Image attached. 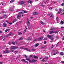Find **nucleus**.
Instances as JSON below:
<instances>
[{
	"instance_id": "obj_1",
	"label": "nucleus",
	"mask_w": 64,
	"mask_h": 64,
	"mask_svg": "<svg viewBox=\"0 0 64 64\" xmlns=\"http://www.w3.org/2000/svg\"><path fill=\"white\" fill-rule=\"evenodd\" d=\"M19 48L16 46H13L11 47V52H13L14 53H17L18 52L17 51H14V50H12V49H18Z\"/></svg>"
},
{
	"instance_id": "obj_2",
	"label": "nucleus",
	"mask_w": 64,
	"mask_h": 64,
	"mask_svg": "<svg viewBox=\"0 0 64 64\" xmlns=\"http://www.w3.org/2000/svg\"><path fill=\"white\" fill-rule=\"evenodd\" d=\"M19 14H18V15L17 16V18L18 19H20V18L19 17H20L21 18L22 17H21V16H22V17H24V16H23V14H24V12H21L19 13Z\"/></svg>"
},
{
	"instance_id": "obj_3",
	"label": "nucleus",
	"mask_w": 64,
	"mask_h": 64,
	"mask_svg": "<svg viewBox=\"0 0 64 64\" xmlns=\"http://www.w3.org/2000/svg\"><path fill=\"white\" fill-rule=\"evenodd\" d=\"M26 59L27 61H28L29 62H30V63H35L37 62V60H32V61L31 62V60H30V59L29 58H26Z\"/></svg>"
},
{
	"instance_id": "obj_4",
	"label": "nucleus",
	"mask_w": 64,
	"mask_h": 64,
	"mask_svg": "<svg viewBox=\"0 0 64 64\" xmlns=\"http://www.w3.org/2000/svg\"><path fill=\"white\" fill-rule=\"evenodd\" d=\"M50 17L51 18H54V16L53 15V13H52L50 14Z\"/></svg>"
},
{
	"instance_id": "obj_5",
	"label": "nucleus",
	"mask_w": 64,
	"mask_h": 64,
	"mask_svg": "<svg viewBox=\"0 0 64 64\" xmlns=\"http://www.w3.org/2000/svg\"><path fill=\"white\" fill-rule=\"evenodd\" d=\"M14 35V34L13 33L10 32L8 34V36H12Z\"/></svg>"
},
{
	"instance_id": "obj_6",
	"label": "nucleus",
	"mask_w": 64,
	"mask_h": 64,
	"mask_svg": "<svg viewBox=\"0 0 64 64\" xmlns=\"http://www.w3.org/2000/svg\"><path fill=\"white\" fill-rule=\"evenodd\" d=\"M43 38H44V37H42L38 38V40L39 41H41V40H43Z\"/></svg>"
},
{
	"instance_id": "obj_7",
	"label": "nucleus",
	"mask_w": 64,
	"mask_h": 64,
	"mask_svg": "<svg viewBox=\"0 0 64 64\" xmlns=\"http://www.w3.org/2000/svg\"><path fill=\"white\" fill-rule=\"evenodd\" d=\"M24 3V2L22 1V2H20L18 3L19 4V5H22Z\"/></svg>"
},
{
	"instance_id": "obj_8",
	"label": "nucleus",
	"mask_w": 64,
	"mask_h": 64,
	"mask_svg": "<svg viewBox=\"0 0 64 64\" xmlns=\"http://www.w3.org/2000/svg\"><path fill=\"white\" fill-rule=\"evenodd\" d=\"M32 15H38V13L36 12H33L32 13Z\"/></svg>"
},
{
	"instance_id": "obj_9",
	"label": "nucleus",
	"mask_w": 64,
	"mask_h": 64,
	"mask_svg": "<svg viewBox=\"0 0 64 64\" xmlns=\"http://www.w3.org/2000/svg\"><path fill=\"white\" fill-rule=\"evenodd\" d=\"M9 53V50H6L4 52V54H5V53Z\"/></svg>"
},
{
	"instance_id": "obj_10",
	"label": "nucleus",
	"mask_w": 64,
	"mask_h": 64,
	"mask_svg": "<svg viewBox=\"0 0 64 64\" xmlns=\"http://www.w3.org/2000/svg\"><path fill=\"white\" fill-rule=\"evenodd\" d=\"M26 3L25 2H24V3L23 4V6H26Z\"/></svg>"
},
{
	"instance_id": "obj_11",
	"label": "nucleus",
	"mask_w": 64,
	"mask_h": 64,
	"mask_svg": "<svg viewBox=\"0 0 64 64\" xmlns=\"http://www.w3.org/2000/svg\"><path fill=\"white\" fill-rule=\"evenodd\" d=\"M5 38V36H0V38L1 39H2H2H3L4 38Z\"/></svg>"
},
{
	"instance_id": "obj_12",
	"label": "nucleus",
	"mask_w": 64,
	"mask_h": 64,
	"mask_svg": "<svg viewBox=\"0 0 64 64\" xmlns=\"http://www.w3.org/2000/svg\"><path fill=\"white\" fill-rule=\"evenodd\" d=\"M54 36V35H48V38H52V37H53Z\"/></svg>"
},
{
	"instance_id": "obj_13",
	"label": "nucleus",
	"mask_w": 64,
	"mask_h": 64,
	"mask_svg": "<svg viewBox=\"0 0 64 64\" xmlns=\"http://www.w3.org/2000/svg\"><path fill=\"white\" fill-rule=\"evenodd\" d=\"M4 26L3 27L4 28L5 27H7V24H6L5 23H4L3 24Z\"/></svg>"
},
{
	"instance_id": "obj_14",
	"label": "nucleus",
	"mask_w": 64,
	"mask_h": 64,
	"mask_svg": "<svg viewBox=\"0 0 64 64\" xmlns=\"http://www.w3.org/2000/svg\"><path fill=\"white\" fill-rule=\"evenodd\" d=\"M49 39H51V40H52V41H54V38H48Z\"/></svg>"
},
{
	"instance_id": "obj_15",
	"label": "nucleus",
	"mask_w": 64,
	"mask_h": 64,
	"mask_svg": "<svg viewBox=\"0 0 64 64\" xmlns=\"http://www.w3.org/2000/svg\"><path fill=\"white\" fill-rule=\"evenodd\" d=\"M39 44L38 43H37L36 44L35 46H34L35 47H38V46H39Z\"/></svg>"
},
{
	"instance_id": "obj_16",
	"label": "nucleus",
	"mask_w": 64,
	"mask_h": 64,
	"mask_svg": "<svg viewBox=\"0 0 64 64\" xmlns=\"http://www.w3.org/2000/svg\"><path fill=\"white\" fill-rule=\"evenodd\" d=\"M10 29H7L5 30V32H8V31H10Z\"/></svg>"
},
{
	"instance_id": "obj_17",
	"label": "nucleus",
	"mask_w": 64,
	"mask_h": 64,
	"mask_svg": "<svg viewBox=\"0 0 64 64\" xmlns=\"http://www.w3.org/2000/svg\"><path fill=\"white\" fill-rule=\"evenodd\" d=\"M28 3H30V4H32V2L31 0H30L28 2Z\"/></svg>"
},
{
	"instance_id": "obj_18",
	"label": "nucleus",
	"mask_w": 64,
	"mask_h": 64,
	"mask_svg": "<svg viewBox=\"0 0 64 64\" xmlns=\"http://www.w3.org/2000/svg\"><path fill=\"white\" fill-rule=\"evenodd\" d=\"M25 28H26V30H24V33H25L26 32V30H27V29H28L27 28V26H26L25 27Z\"/></svg>"
},
{
	"instance_id": "obj_19",
	"label": "nucleus",
	"mask_w": 64,
	"mask_h": 64,
	"mask_svg": "<svg viewBox=\"0 0 64 64\" xmlns=\"http://www.w3.org/2000/svg\"><path fill=\"white\" fill-rule=\"evenodd\" d=\"M12 44L14 45H15V44H16V43H15V42H12Z\"/></svg>"
},
{
	"instance_id": "obj_20",
	"label": "nucleus",
	"mask_w": 64,
	"mask_h": 64,
	"mask_svg": "<svg viewBox=\"0 0 64 64\" xmlns=\"http://www.w3.org/2000/svg\"><path fill=\"white\" fill-rule=\"evenodd\" d=\"M61 22H60V24H64V22L62 21V20L61 21Z\"/></svg>"
},
{
	"instance_id": "obj_21",
	"label": "nucleus",
	"mask_w": 64,
	"mask_h": 64,
	"mask_svg": "<svg viewBox=\"0 0 64 64\" xmlns=\"http://www.w3.org/2000/svg\"><path fill=\"white\" fill-rule=\"evenodd\" d=\"M18 35H22V33L21 32H18Z\"/></svg>"
},
{
	"instance_id": "obj_22",
	"label": "nucleus",
	"mask_w": 64,
	"mask_h": 64,
	"mask_svg": "<svg viewBox=\"0 0 64 64\" xmlns=\"http://www.w3.org/2000/svg\"><path fill=\"white\" fill-rule=\"evenodd\" d=\"M20 48L21 49H25V48H24V47H20Z\"/></svg>"
},
{
	"instance_id": "obj_23",
	"label": "nucleus",
	"mask_w": 64,
	"mask_h": 64,
	"mask_svg": "<svg viewBox=\"0 0 64 64\" xmlns=\"http://www.w3.org/2000/svg\"><path fill=\"white\" fill-rule=\"evenodd\" d=\"M27 25L28 26H30V22H28L27 23Z\"/></svg>"
},
{
	"instance_id": "obj_24",
	"label": "nucleus",
	"mask_w": 64,
	"mask_h": 64,
	"mask_svg": "<svg viewBox=\"0 0 64 64\" xmlns=\"http://www.w3.org/2000/svg\"><path fill=\"white\" fill-rule=\"evenodd\" d=\"M34 59H38V57L36 56H34Z\"/></svg>"
},
{
	"instance_id": "obj_25",
	"label": "nucleus",
	"mask_w": 64,
	"mask_h": 64,
	"mask_svg": "<svg viewBox=\"0 0 64 64\" xmlns=\"http://www.w3.org/2000/svg\"><path fill=\"white\" fill-rule=\"evenodd\" d=\"M52 33H54V32L52 31L50 32V34H52Z\"/></svg>"
},
{
	"instance_id": "obj_26",
	"label": "nucleus",
	"mask_w": 64,
	"mask_h": 64,
	"mask_svg": "<svg viewBox=\"0 0 64 64\" xmlns=\"http://www.w3.org/2000/svg\"><path fill=\"white\" fill-rule=\"evenodd\" d=\"M42 62H45V58H43V59H42Z\"/></svg>"
},
{
	"instance_id": "obj_27",
	"label": "nucleus",
	"mask_w": 64,
	"mask_h": 64,
	"mask_svg": "<svg viewBox=\"0 0 64 64\" xmlns=\"http://www.w3.org/2000/svg\"><path fill=\"white\" fill-rule=\"evenodd\" d=\"M4 17H3L2 19H4V18H5L6 17V15L4 14Z\"/></svg>"
},
{
	"instance_id": "obj_28",
	"label": "nucleus",
	"mask_w": 64,
	"mask_h": 64,
	"mask_svg": "<svg viewBox=\"0 0 64 64\" xmlns=\"http://www.w3.org/2000/svg\"><path fill=\"white\" fill-rule=\"evenodd\" d=\"M58 33V32L57 31H54V34L55 33Z\"/></svg>"
},
{
	"instance_id": "obj_29",
	"label": "nucleus",
	"mask_w": 64,
	"mask_h": 64,
	"mask_svg": "<svg viewBox=\"0 0 64 64\" xmlns=\"http://www.w3.org/2000/svg\"><path fill=\"white\" fill-rule=\"evenodd\" d=\"M60 55L62 56L63 55H64V53H63V52H62L60 53Z\"/></svg>"
},
{
	"instance_id": "obj_30",
	"label": "nucleus",
	"mask_w": 64,
	"mask_h": 64,
	"mask_svg": "<svg viewBox=\"0 0 64 64\" xmlns=\"http://www.w3.org/2000/svg\"><path fill=\"white\" fill-rule=\"evenodd\" d=\"M40 23L42 25H44L45 24H44V22H41Z\"/></svg>"
},
{
	"instance_id": "obj_31",
	"label": "nucleus",
	"mask_w": 64,
	"mask_h": 64,
	"mask_svg": "<svg viewBox=\"0 0 64 64\" xmlns=\"http://www.w3.org/2000/svg\"><path fill=\"white\" fill-rule=\"evenodd\" d=\"M59 10L60 11V12H62V9L61 8H60L59 9Z\"/></svg>"
},
{
	"instance_id": "obj_32",
	"label": "nucleus",
	"mask_w": 64,
	"mask_h": 64,
	"mask_svg": "<svg viewBox=\"0 0 64 64\" xmlns=\"http://www.w3.org/2000/svg\"><path fill=\"white\" fill-rule=\"evenodd\" d=\"M15 22H17V20L16 19L14 20V21L12 22L13 23H14Z\"/></svg>"
},
{
	"instance_id": "obj_33",
	"label": "nucleus",
	"mask_w": 64,
	"mask_h": 64,
	"mask_svg": "<svg viewBox=\"0 0 64 64\" xmlns=\"http://www.w3.org/2000/svg\"><path fill=\"white\" fill-rule=\"evenodd\" d=\"M6 46H3V49H5V48H6Z\"/></svg>"
},
{
	"instance_id": "obj_34",
	"label": "nucleus",
	"mask_w": 64,
	"mask_h": 64,
	"mask_svg": "<svg viewBox=\"0 0 64 64\" xmlns=\"http://www.w3.org/2000/svg\"><path fill=\"white\" fill-rule=\"evenodd\" d=\"M23 38H21L19 39V40H23Z\"/></svg>"
},
{
	"instance_id": "obj_35",
	"label": "nucleus",
	"mask_w": 64,
	"mask_h": 64,
	"mask_svg": "<svg viewBox=\"0 0 64 64\" xmlns=\"http://www.w3.org/2000/svg\"><path fill=\"white\" fill-rule=\"evenodd\" d=\"M44 58L45 59H49V57L46 56L44 57Z\"/></svg>"
},
{
	"instance_id": "obj_36",
	"label": "nucleus",
	"mask_w": 64,
	"mask_h": 64,
	"mask_svg": "<svg viewBox=\"0 0 64 64\" xmlns=\"http://www.w3.org/2000/svg\"><path fill=\"white\" fill-rule=\"evenodd\" d=\"M25 50H26V51H28L29 50V49L28 48H24Z\"/></svg>"
},
{
	"instance_id": "obj_37",
	"label": "nucleus",
	"mask_w": 64,
	"mask_h": 64,
	"mask_svg": "<svg viewBox=\"0 0 64 64\" xmlns=\"http://www.w3.org/2000/svg\"><path fill=\"white\" fill-rule=\"evenodd\" d=\"M56 39H57H57H58V38H59V37H58V36H56Z\"/></svg>"
},
{
	"instance_id": "obj_38",
	"label": "nucleus",
	"mask_w": 64,
	"mask_h": 64,
	"mask_svg": "<svg viewBox=\"0 0 64 64\" xmlns=\"http://www.w3.org/2000/svg\"><path fill=\"white\" fill-rule=\"evenodd\" d=\"M22 61L24 62H25V60H24V59H22Z\"/></svg>"
},
{
	"instance_id": "obj_39",
	"label": "nucleus",
	"mask_w": 64,
	"mask_h": 64,
	"mask_svg": "<svg viewBox=\"0 0 64 64\" xmlns=\"http://www.w3.org/2000/svg\"><path fill=\"white\" fill-rule=\"evenodd\" d=\"M33 51H36V50L35 49L33 48L32 50Z\"/></svg>"
},
{
	"instance_id": "obj_40",
	"label": "nucleus",
	"mask_w": 64,
	"mask_h": 64,
	"mask_svg": "<svg viewBox=\"0 0 64 64\" xmlns=\"http://www.w3.org/2000/svg\"><path fill=\"white\" fill-rule=\"evenodd\" d=\"M55 28H51V30H54Z\"/></svg>"
},
{
	"instance_id": "obj_41",
	"label": "nucleus",
	"mask_w": 64,
	"mask_h": 64,
	"mask_svg": "<svg viewBox=\"0 0 64 64\" xmlns=\"http://www.w3.org/2000/svg\"><path fill=\"white\" fill-rule=\"evenodd\" d=\"M31 40V39L29 38H28V41H29V40Z\"/></svg>"
},
{
	"instance_id": "obj_42",
	"label": "nucleus",
	"mask_w": 64,
	"mask_h": 64,
	"mask_svg": "<svg viewBox=\"0 0 64 64\" xmlns=\"http://www.w3.org/2000/svg\"><path fill=\"white\" fill-rule=\"evenodd\" d=\"M3 33L2 31L0 30V34H2V33Z\"/></svg>"
},
{
	"instance_id": "obj_43",
	"label": "nucleus",
	"mask_w": 64,
	"mask_h": 64,
	"mask_svg": "<svg viewBox=\"0 0 64 64\" xmlns=\"http://www.w3.org/2000/svg\"><path fill=\"white\" fill-rule=\"evenodd\" d=\"M56 54H57V53H55L54 54H53V56H54V55H56Z\"/></svg>"
},
{
	"instance_id": "obj_44",
	"label": "nucleus",
	"mask_w": 64,
	"mask_h": 64,
	"mask_svg": "<svg viewBox=\"0 0 64 64\" xmlns=\"http://www.w3.org/2000/svg\"><path fill=\"white\" fill-rule=\"evenodd\" d=\"M27 20L28 22H29L30 21V20H29L28 19Z\"/></svg>"
},
{
	"instance_id": "obj_45",
	"label": "nucleus",
	"mask_w": 64,
	"mask_h": 64,
	"mask_svg": "<svg viewBox=\"0 0 64 64\" xmlns=\"http://www.w3.org/2000/svg\"><path fill=\"white\" fill-rule=\"evenodd\" d=\"M56 53H57V54H58V53H59V52L58 50H57L56 52Z\"/></svg>"
},
{
	"instance_id": "obj_46",
	"label": "nucleus",
	"mask_w": 64,
	"mask_h": 64,
	"mask_svg": "<svg viewBox=\"0 0 64 64\" xmlns=\"http://www.w3.org/2000/svg\"><path fill=\"white\" fill-rule=\"evenodd\" d=\"M23 11L24 12V13H27V11H25L24 10H23Z\"/></svg>"
},
{
	"instance_id": "obj_47",
	"label": "nucleus",
	"mask_w": 64,
	"mask_h": 64,
	"mask_svg": "<svg viewBox=\"0 0 64 64\" xmlns=\"http://www.w3.org/2000/svg\"><path fill=\"white\" fill-rule=\"evenodd\" d=\"M61 6H64V3L62 4H61Z\"/></svg>"
},
{
	"instance_id": "obj_48",
	"label": "nucleus",
	"mask_w": 64,
	"mask_h": 64,
	"mask_svg": "<svg viewBox=\"0 0 64 64\" xmlns=\"http://www.w3.org/2000/svg\"><path fill=\"white\" fill-rule=\"evenodd\" d=\"M54 45H53L52 46V48H51V49L53 48H54Z\"/></svg>"
},
{
	"instance_id": "obj_49",
	"label": "nucleus",
	"mask_w": 64,
	"mask_h": 64,
	"mask_svg": "<svg viewBox=\"0 0 64 64\" xmlns=\"http://www.w3.org/2000/svg\"><path fill=\"white\" fill-rule=\"evenodd\" d=\"M41 6H44V7H45V6H44V4H42H42H41Z\"/></svg>"
},
{
	"instance_id": "obj_50",
	"label": "nucleus",
	"mask_w": 64,
	"mask_h": 64,
	"mask_svg": "<svg viewBox=\"0 0 64 64\" xmlns=\"http://www.w3.org/2000/svg\"><path fill=\"white\" fill-rule=\"evenodd\" d=\"M22 21H20V24H21L22 23Z\"/></svg>"
},
{
	"instance_id": "obj_51",
	"label": "nucleus",
	"mask_w": 64,
	"mask_h": 64,
	"mask_svg": "<svg viewBox=\"0 0 64 64\" xmlns=\"http://www.w3.org/2000/svg\"><path fill=\"white\" fill-rule=\"evenodd\" d=\"M8 44L9 45H11V42H8Z\"/></svg>"
},
{
	"instance_id": "obj_52",
	"label": "nucleus",
	"mask_w": 64,
	"mask_h": 64,
	"mask_svg": "<svg viewBox=\"0 0 64 64\" xmlns=\"http://www.w3.org/2000/svg\"><path fill=\"white\" fill-rule=\"evenodd\" d=\"M25 62L27 64H28V62L26 61Z\"/></svg>"
},
{
	"instance_id": "obj_53",
	"label": "nucleus",
	"mask_w": 64,
	"mask_h": 64,
	"mask_svg": "<svg viewBox=\"0 0 64 64\" xmlns=\"http://www.w3.org/2000/svg\"><path fill=\"white\" fill-rule=\"evenodd\" d=\"M37 41V39H36L34 40V41Z\"/></svg>"
},
{
	"instance_id": "obj_54",
	"label": "nucleus",
	"mask_w": 64,
	"mask_h": 64,
	"mask_svg": "<svg viewBox=\"0 0 64 64\" xmlns=\"http://www.w3.org/2000/svg\"><path fill=\"white\" fill-rule=\"evenodd\" d=\"M12 3H13V2H15V0H12Z\"/></svg>"
},
{
	"instance_id": "obj_55",
	"label": "nucleus",
	"mask_w": 64,
	"mask_h": 64,
	"mask_svg": "<svg viewBox=\"0 0 64 64\" xmlns=\"http://www.w3.org/2000/svg\"><path fill=\"white\" fill-rule=\"evenodd\" d=\"M19 25V24L18 23H17L16 24V25Z\"/></svg>"
},
{
	"instance_id": "obj_56",
	"label": "nucleus",
	"mask_w": 64,
	"mask_h": 64,
	"mask_svg": "<svg viewBox=\"0 0 64 64\" xmlns=\"http://www.w3.org/2000/svg\"><path fill=\"white\" fill-rule=\"evenodd\" d=\"M58 14H60V12H59L58 11Z\"/></svg>"
},
{
	"instance_id": "obj_57",
	"label": "nucleus",
	"mask_w": 64,
	"mask_h": 64,
	"mask_svg": "<svg viewBox=\"0 0 64 64\" xmlns=\"http://www.w3.org/2000/svg\"><path fill=\"white\" fill-rule=\"evenodd\" d=\"M56 20H57V21H58V17H57Z\"/></svg>"
},
{
	"instance_id": "obj_58",
	"label": "nucleus",
	"mask_w": 64,
	"mask_h": 64,
	"mask_svg": "<svg viewBox=\"0 0 64 64\" xmlns=\"http://www.w3.org/2000/svg\"><path fill=\"white\" fill-rule=\"evenodd\" d=\"M6 22H7V23H9V22H8V20H6Z\"/></svg>"
},
{
	"instance_id": "obj_59",
	"label": "nucleus",
	"mask_w": 64,
	"mask_h": 64,
	"mask_svg": "<svg viewBox=\"0 0 64 64\" xmlns=\"http://www.w3.org/2000/svg\"><path fill=\"white\" fill-rule=\"evenodd\" d=\"M61 63H64V61H62L61 62Z\"/></svg>"
},
{
	"instance_id": "obj_60",
	"label": "nucleus",
	"mask_w": 64,
	"mask_h": 64,
	"mask_svg": "<svg viewBox=\"0 0 64 64\" xmlns=\"http://www.w3.org/2000/svg\"><path fill=\"white\" fill-rule=\"evenodd\" d=\"M46 43H47V42H46V41H45L44 44H46Z\"/></svg>"
},
{
	"instance_id": "obj_61",
	"label": "nucleus",
	"mask_w": 64,
	"mask_h": 64,
	"mask_svg": "<svg viewBox=\"0 0 64 64\" xmlns=\"http://www.w3.org/2000/svg\"><path fill=\"white\" fill-rule=\"evenodd\" d=\"M2 19L3 18H2V17H0V19Z\"/></svg>"
},
{
	"instance_id": "obj_62",
	"label": "nucleus",
	"mask_w": 64,
	"mask_h": 64,
	"mask_svg": "<svg viewBox=\"0 0 64 64\" xmlns=\"http://www.w3.org/2000/svg\"><path fill=\"white\" fill-rule=\"evenodd\" d=\"M50 10H52V8H49Z\"/></svg>"
},
{
	"instance_id": "obj_63",
	"label": "nucleus",
	"mask_w": 64,
	"mask_h": 64,
	"mask_svg": "<svg viewBox=\"0 0 64 64\" xmlns=\"http://www.w3.org/2000/svg\"><path fill=\"white\" fill-rule=\"evenodd\" d=\"M12 1H11L10 2V3H12Z\"/></svg>"
},
{
	"instance_id": "obj_64",
	"label": "nucleus",
	"mask_w": 64,
	"mask_h": 64,
	"mask_svg": "<svg viewBox=\"0 0 64 64\" xmlns=\"http://www.w3.org/2000/svg\"><path fill=\"white\" fill-rule=\"evenodd\" d=\"M9 24L10 25H12V23H9Z\"/></svg>"
}]
</instances>
